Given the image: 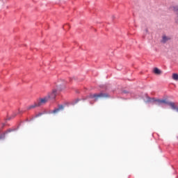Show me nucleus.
<instances>
[{"instance_id": "f8f14e48", "label": "nucleus", "mask_w": 178, "mask_h": 178, "mask_svg": "<svg viewBox=\"0 0 178 178\" xmlns=\"http://www.w3.org/2000/svg\"><path fill=\"white\" fill-rule=\"evenodd\" d=\"M42 113H39L35 115V118H40V116H42Z\"/></svg>"}, {"instance_id": "f03ea898", "label": "nucleus", "mask_w": 178, "mask_h": 178, "mask_svg": "<svg viewBox=\"0 0 178 178\" xmlns=\"http://www.w3.org/2000/svg\"><path fill=\"white\" fill-rule=\"evenodd\" d=\"M58 94V90L56 89H53L51 92L47 94V98L49 99H55L56 98V95Z\"/></svg>"}, {"instance_id": "423d86ee", "label": "nucleus", "mask_w": 178, "mask_h": 178, "mask_svg": "<svg viewBox=\"0 0 178 178\" xmlns=\"http://www.w3.org/2000/svg\"><path fill=\"white\" fill-rule=\"evenodd\" d=\"M38 106H40L38 105V103H35L27 107L28 111H30V109H34V108H38Z\"/></svg>"}, {"instance_id": "9b49d317", "label": "nucleus", "mask_w": 178, "mask_h": 178, "mask_svg": "<svg viewBox=\"0 0 178 178\" xmlns=\"http://www.w3.org/2000/svg\"><path fill=\"white\" fill-rule=\"evenodd\" d=\"M148 101L149 102H156V101H159V99L152 98V99H149Z\"/></svg>"}, {"instance_id": "20e7f679", "label": "nucleus", "mask_w": 178, "mask_h": 178, "mask_svg": "<svg viewBox=\"0 0 178 178\" xmlns=\"http://www.w3.org/2000/svg\"><path fill=\"white\" fill-rule=\"evenodd\" d=\"M156 105H162V104H165V105H168L169 104V102L168 100H166V99H159V100H156Z\"/></svg>"}, {"instance_id": "0eeeda50", "label": "nucleus", "mask_w": 178, "mask_h": 178, "mask_svg": "<svg viewBox=\"0 0 178 178\" xmlns=\"http://www.w3.org/2000/svg\"><path fill=\"white\" fill-rule=\"evenodd\" d=\"M169 106H170L172 108V109H177V107H176V105L175 104V102H168V104Z\"/></svg>"}, {"instance_id": "39448f33", "label": "nucleus", "mask_w": 178, "mask_h": 178, "mask_svg": "<svg viewBox=\"0 0 178 178\" xmlns=\"http://www.w3.org/2000/svg\"><path fill=\"white\" fill-rule=\"evenodd\" d=\"M63 109H65V107H63V105H60L58 106V108H55L51 113H59V112L63 111Z\"/></svg>"}, {"instance_id": "ddd939ff", "label": "nucleus", "mask_w": 178, "mask_h": 178, "mask_svg": "<svg viewBox=\"0 0 178 178\" xmlns=\"http://www.w3.org/2000/svg\"><path fill=\"white\" fill-rule=\"evenodd\" d=\"M176 111L178 113V108H176Z\"/></svg>"}, {"instance_id": "9d476101", "label": "nucleus", "mask_w": 178, "mask_h": 178, "mask_svg": "<svg viewBox=\"0 0 178 178\" xmlns=\"http://www.w3.org/2000/svg\"><path fill=\"white\" fill-rule=\"evenodd\" d=\"M172 79L175 80V81H177V80H178V74H172Z\"/></svg>"}, {"instance_id": "6e6552de", "label": "nucleus", "mask_w": 178, "mask_h": 178, "mask_svg": "<svg viewBox=\"0 0 178 178\" xmlns=\"http://www.w3.org/2000/svg\"><path fill=\"white\" fill-rule=\"evenodd\" d=\"M170 40V37H168L166 35H163L162 42H168Z\"/></svg>"}, {"instance_id": "1a4fd4ad", "label": "nucleus", "mask_w": 178, "mask_h": 178, "mask_svg": "<svg viewBox=\"0 0 178 178\" xmlns=\"http://www.w3.org/2000/svg\"><path fill=\"white\" fill-rule=\"evenodd\" d=\"M154 74H162V71H161L158 67H155L154 69Z\"/></svg>"}, {"instance_id": "f257e3e1", "label": "nucleus", "mask_w": 178, "mask_h": 178, "mask_svg": "<svg viewBox=\"0 0 178 178\" xmlns=\"http://www.w3.org/2000/svg\"><path fill=\"white\" fill-rule=\"evenodd\" d=\"M88 98H94L95 101H98L99 98H109V95L106 93H99V94H94V95H90L88 96Z\"/></svg>"}, {"instance_id": "7ed1b4c3", "label": "nucleus", "mask_w": 178, "mask_h": 178, "mask_svg": "<svg viewBox=\"0 0 178 178\" xmlns=\"http://www.w3.org/2000/svg\"><path fill=\"white\" fill-rule=\"evenodd\" d=\"M48 101H49V99L47 96H45L44 97L40 99V101L38 102V105L39 106H41L42 105L45 104Z\"/></svg>"}]
</instances>
